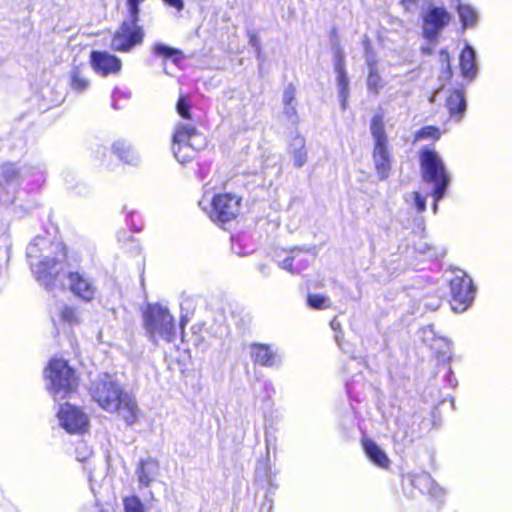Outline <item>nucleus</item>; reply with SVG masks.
I'll return each instance as SVG.
<instances>
[{
	"mask_svg": "<svg viewBox=\"0 0 512 512\" xmlns=\"http://www.w3.org/2000/svg\"><path fill=\"white\" fill-rule=\"evenodd\" d=\"M143 326L148 339L158 344L160 340L172 342L176 336V326L169 310L158 304H148L143 311Z\"/></svg>",
	"mask_w": 512,
	"mask_h": 512,
	"instance_id": "nucleus-4",
	"label": "nucleus"
},
{
	"mask_svg": "<svg viewBox=\"0 0 512 512\" xmlns=\"http://www.w3.org/2000/svg\"><path fill=\"white\" fill-rule=\"evenodd\" d=\"M95 152L97 157H99L100 155L104 157L106 155L107 149L105 147L98 146Z\"/></svg>",
	"mask_w": 512,
	"mask_h": 512,
	"instance_id": "nucleus-48",
	"label": "nucleus"
},
{
	"mask_svg": "<svg viewBox=\"0 0 512 512\" xmlns=\"http://www.w3.org/2000/svg\"><path fill=\"white\" fill-rule=\"evenodd\" d=\"M451 14L444 7L430 6L423 15V33L430 41L437 39L439 33L448 25Z\"/></svg>",
	"mask_w": 512,
	"mask_h": 512,
	"instance_id": "nucleus-13",
	"label": "nucleus"
},
{
	"mask_svg": "<svg viewBox=\"0 0 512 512\" xmlns=\"http://www.w3.org/2000/svg\"><path fill=\"white\" fill-rule=\"evenodd\" d=\"M312 283L310 281L306 284V290H307V304L310 308L319 310L320 309V295L316 293H312Z\"/></svg>",
	"mask_w": 512,
	"mask_h": 512,
	"instance_id": "nucleus-34",
	"label": "nucleus"
},
{
	"mask_svg": "<svg viewBox=\"0 0 512 512\" xmlns=\"http://www.w3.org/2000/svg\"><path fill=\"white\" fill-rule=\"evenodd\" d=\"M247 36L249 39V45L255 49L257 58L260 59L261 58V46L259 43L257 33L255 31L249 30L247 32Z\"/></svg>",
	"mask_w": 512,
	"mask_h": 512,
	"instance_id": "nucleus-38",
	"label": "nucleus"
},
{
	"mask_svg": "<svg viewBox=\"0 0 512 512\" xmlns=\"http://www.w3.org/2000/svg\"><path fill=\"white\" fill-rule=\"evenodd\" d=\"M58 419L60 425L71 434L83 433L89 424L87 415L80 408L68 403L60 407Z\"/></svg>",
	"mask_w": 512,
	"mask_h": 512,
	"instance_id": "nucleus-14",
	"label": "nucleus"
},
{
	"mask_svg": "<svg viewBox=\"0 0 512 512\" xmlns=\"http://www.w3.org/2000/svg\"><path fill=\"white\" fill-rule=\"evenodd\" d=\"M0 172L7 183H17L22 177V171L15 163H4L0 168Z\"/></svg>",
	"mask_w": 512,
	"mask_h": 512,
	"instance_id": "nucleus-28",
	"label": "nucleus"
},
{
	"mask_svg": "<svg viewBox=\"0 0 512 512\" xmlns=\"http://www.w3.org/2000/svg\"><path fill=\"white\" fill-rule=\"evenodd\" d=\"M340 322L337 320V318H334L330 322V326L334 331H337L340 328Z\"/></svg>",
	"mask_w": 512,
	"mask_h": 512,
	"instance_id": "nucleus-47",
	"label": "nucleus"
},
{
	"mask_svg": "<svg viewBox=\"0 0 512 512\" xmlns=\"http://www.w3.org/2000/svg\"><path fill=\"white\" fill-rule=\"evenodd\" d=\"M241 198L230 193L218 194L212 199L203 197L199 206L214 222L226 223L235 219L240 212Z\"/></svg>",
	"mask_w": 512,
	"mask_h": 512,
	"instance_id": "nucleus-7",
	"label": "nucleus"
},
{
	"mask_svg": "<svg viewBox=\"0 0 512 512\" xmlns=\"http://www.w3.org/2000/svg\"><path fill=\"white\" fill-rule=\"evenodd\" d=\"M446 105L450 115L459 121L466 110L464 92L461 90H454L447 98Z\"/></svg>",
	"mask_w": 512,
	"mask_h": 512,
	"instance_id": "nucleus-25",
	"label": "nucleus"
},
{
	"mask_svg": "<svg viewBox=\"0 0 512 512\" xmlns=\"http://www.w3.org/2000/svg\"><path fill=\"white\" fill-rule=\"evenodd\" d=\"M136 475L140 485L148 487L159 475V463L152 458L140 460Z\"/></svg>",
	"mask_w": 512,
	"mask_h": 512,
	"instance_id": "nucleus-19",
	"label": "nucleus"
},
{
	"mask_svg": "<svg viewBox=\"0 0 512 512\" xmlns=\"http://www.w3.org/2000/svg\"><path fill=\"white\" fill-rule=\"evenodd\" d=\"M153 53L164 59H170L176 65L183 59V54L180 50L167 46L163 43H155L153 46Z\"/></svg>",
	"mask_w": 512,
	"mask_h": 512,
	"instance_id": "nucleus-27",
	"label": "nucleus"
},
{
	"mask_svg": "<svg viewBox=\"0 0 512 512\" xmlns=\"http://www.w3.org/2000/svg\"><path fill=\"white\" fill-rule=\"evenodd\" d=\"M460 69L462 76L467 80H473L477 76L476 51L468 44L460 54Z\"/></svg>",
	"mask_w": 512,
	"mask_h": 512,
	"instance_id": "nucleus-20",
	"label": "nucleus"
},
{
	"mask_svg": "<svg viewBox=\"0 0 512 512\" xmlns=\"http://www.w3.org/2000/svg\"><path fill=\"white\" fill-rule=\"evenodd\" d=\"M282 102L283 116L286 117L287 121L291 124H296L298 122V116L295 102V87L292 84L285 87Z\"/></svg>",
	"mask_w": 512,
	"mask_h": 512,
	"instance_id": "nucleus-22",
	"label": "nucleus"
},
{
	"mask_svg": "<svg viewBox=\"0 0 512 512\" xmlns=\"http://www.w3.org/2000/svg\"><path fill=\"white\" fill-rule=\"evenodd\" d=\"M204 145V137L194 125L183 122L176 124L172 138V151L179 163L185 164L194 159L198 150Z\"/></svg>",
	"mask_w": 512,
	"mask_h": 512,
	"instance_id": "nucleus-6",
	"label": "nucleus"
},
{
	"mask_svg": "<svg viewBox=\"0 0 512 512\" xmlns=\"http://www.w3.org/2000/svg\"><path fill=\"white\" fill-rule=\"evenodd\" d=\"M416 482L419 485L423 484L427 486L429 493L432 494L433 496L439 497L443 494V490L440 487H438L437 484L434 483L433 479L428 474H423L419 476L416 479Z\"/></svg>",
	"mask_w": 512,
	"mask_h": 512,
	"instance_id": "nucleus-31",
	"label": "nucleus"
},
{
	"mask_svg": "<svg viewBox=\"0 0 512 512\" xmlns=\"http://www.w3.org/2000/svg\"><path fill=\"white\" fill-rule=\"evenodd\" d=\"M334 46V68L337 73V86L339 91V101L343 109L346 107L349 91V80L344 70V54L339 47L333 43Z\"/></svg>",
	"mask_w": 512,
	"mask_h": 512,
	"instance_id": "nucleus-17",
	"label": "nucleus"
},
{
	"mask_svg": "<svg viewBox=\"0 0 512 512\" xmlns=\"http://www.w3.org/2000/svg\"><path fill=\"white\" fill-rule=\"evenodd\" d=\"M363 447L367 457L378 467L388 468L390 460L383 449L374 441L366 439L363 441Z\"/></svg>",
	"mask_w": 512,
	"mask_h": 512,
	"instance_id": "nucleus-23",
	"label": "nucleus"
},
{
	"mask_svg": "<svg viewBox=\"0 0 512 512\" xmlns=\"http://www.w3.org/2000/svg\"><path fill=\"white\" fill-rule=\"evenodd\" d=\"M26 254L39 283L49 290L55 288L66 257L63 245L36 237L27 246Z\"/></svg>",
	"mask_w": 512,
	"mask_h": 512,
	"instance_id": "nucleus-1",
	"label": "nucleus"
},
{
	"mask_svg": "<svg viewBox=\"0 0 512 512\" xmlns=\"http://www.w3.org/2000/svg\"><path fill=\"white\" fill-rule=\"evenodd\" d=\"M178 114L184 119H190V106L184 96H180L176 105Z\"/></svg>",
	"mask_w": 512,
	"mask_h": 512,
	"instance_id": "nucleus-37",
	"label": "nucleus"
},
{
	"mask_svg": "<svg viewBox=\"0 0 512 512\" xmlns=\"http://www.w3.org/2000/svg\"><path fill=\"white\" fill-rule=\"evenodd\" d=\"M328 300H326L323 296H322V300H321V303H322V309L326 308L328 306L327 304Z\"/></svg>",
	"mask_w": 512,
	"mask_h": 512,
	"instance_id": "nucleus-49",
	"label": "nucleus"
},
{
	"mask_svg": "<svg viewBox=\"0 0 512 512\" xmlns=\"http://www.w3.org/2000/svg\"><path fill=\"white\" fill-rule=\"evenodd\" d=\"M165 5L173 8L177 13H180L184 9V0H162Z\"/></svg>",
	"mask_w": 512,
	"mask_h": 512,
	"instance_id": "nucleus-40",
	"label": "nucleus"
},
{
	"mask_svg": "<svg viewBox=\"0 0 512 512\" xmlns=\"http://www.w3.org/2000/svg\"><path fill=\"white\" fill-rule=\"evenodd\" d=\"M93 400L109 413L117 412L127 424L133 425L139 417V408L132 395L124 392L108 374L100 375L90 388Z\"/></svg>",
	"mask_w": 512,
	"mask_h": 512,
	"instance_id": "nucleus-2",
	"label": "nucleus"
},
{
	"mask_svg": "<svg viewBox=\"0 0 512 512\" xmlns=\"http://www.w3.org/2000/svg\"><path fill=\"white\" fill-rule=\"evenodd\" d=\"M439 130L435 127H432V126H427V127H424L422 129H420L416 135H415V138L416 140H419V139H426V138H439Z\"/></svg>",
	"mask_w": 512,
	"mask_h": 512,
	"instance_id": "nucleus-35",
	"label": "nucleus"
},
{
	"mask_svg": "<svg viewBox=\"0 0 512 512\" xmlns=\"http://www.w3.org/2000/svg\"><path fill=\"white\" fill-rule=\"evenodd\" d=\"M440 60L442 61V63L446 64V70H445V73L447 75V78H450L451 75H452V72H451V66H450V57H449V53L446 51V50H442L440 52Z\"/></svg>",
	"mask_w": 512,
	"mask_h": 512,
	"instance_id": "nucleus-41",
	"label": "nucleus"
},
{
	"mask_svg": "<svg viewBox=\"0 0 512 512\" xmlns=\"http://www.w3.org/2000/svg\"><path fill=\"white\" fill-rule=\"evenodd\" d=\"M367 87L369 91L376 95L383 87V81L373 65H370L369 74L367 77Z\"/></svg>",
	"mask_w": 512,
	"mask_h": 512,
	"instance_id": "nucleus-30",
	"label": "nucleus"
},
{
	"mask_svg": "<svg viewBox=\"0 0 512 512\" xmlns=\"http://www.w3.org/2000/svg\"><path fill=\"white\" fill-rule=\"evenodd\" d=\"M335 339H336L337 342L339 341L338 335H335Z\"/></svg>",
	"mask_w": 512,
	"mask_h": 512,
	"instance_id": "nucleus-51",
	"label": "nucleus"
},
{
	"mask_svg": "<svg viewBox=\"0 0 512 512\" xmlns=\"http://www.w3.org/2000/svg\"><path fill=\"white\" fill-rule=\"evenodd\" d=\"M316 249H302L295 247L289 251L276 253L278 266L291 274H299L306 270L309 265L315 262Z\"/></svg>",
	"mask_w": 512,
	"mask_h": 512,
	"instance_id": "nucleus-11",
	"label": "nucleus"
},
{
	"mask_svg": "<svg viewBox=\"0 0 512 512\" xmlns=\"http://www.w3.org/2000/svg\"><path fill=\"white\" fill-rule=\"evenodd\" d=\"M249 354L255 364L263 367H278L282 363V355L273 345L252 343L249 346Z\"/></svg>",
	"mask_w": 512,
	"mask_h": 512,
	"instance_id": "nucleus-15",
	"label": "nucleus"
},
{
	"mask_svg": "<svg viewBox=\"0 0 512 512\" xmlns=\"http://www.w3.org/2000/svg\"><path fill=\"white\" fill-rule=\"evenodd\" d=\"M91 66L102 76L118 73L121 70V60L105 51H92L90 55Z\"/></svg>",
	"mask_w": 512,
	"mask_h": 512,
	"instance_id": "nucleus-16",
	"label": "nucleus"
},
{
	"mask_svg": "<svg viewBox=\"0 0 512 512\" xmlns=\"http://www.w3.org/2000/svg\"><path fill=\"white\" fill-rule=\"evenodd\" d=\"M457 12L464 28L475 27L478 23L477 11L468 4H458Z\"/></svg>",
	"mask_w": 512,
	"mask_h": 512,
	"instance_id": "nucleus-26",
	"label": "nucleus"
},
{
	"mask_svg": "<svg viewBox=\"0 0 512 512\" xmlns=\"http://www.w3.org/2000/svg\"><path fill=\"white\" fill-rule=\"evenodd\" d=\"M415 206L419 212H423L426 209V201L418 192H414Z\"/></svg>",
	"mask_w": 512,
	"mask_h": 512,
	"instance_id": "nucleus-43",
	"label": "nucleus"
},
{
	"mask_svg": "<svg viewBox=\"0 0 512 512\" xmlns=\"http://www.w3.org/2000/svg\"><path fill=\"white\" fill-rule=\"evenodd\" d=\"M123 505L125 512H146L143 503L137 496L126 497Z\"/></svg>",
	"mask_w": 512,
	"mask_h": 512,
	"instance_id": "nucleus-32",
	"label": "nucleus"
},
{
	"mask_svg": "<svg viewBox=\"0 0 512 512\" xmlns=\"http://www.w3.org/2000/svg\"><path fill=\"white\" fill-rule=\"evenodd\" d=\"M452 296V309L457 312L467 310L475 297L476 288L470 276L461 269L453 270L449 278Z\"/></svg>",
	"mask_w": 512,
	"mask_h": 512,
	"instance_id": "nucleus-9",
	"label": "nucleus"
},
{
	"mask_svg": "<svg viewBox=\"0 0 512 512\" xmlns=\"http://www.w3.org/2000/svg\"><path fill=\"white\" fill-rule=\"evenodd\" d=\"M140 20H132L130 17L122 22L111 41V48L119 52H129L134 46L142 43L144 30L139 25Z\"/></svg>",
	"mask_w": 512,
	"mask_h": 512,
	"instance_id": "nucleus-10",
	"label": "nucleus"
},
{
	"mask_svg": "<svg viewBox=\"0 0 512 512\" xmlns=\"http://www.w3.org/2000/svg\"><path fill=\"white\" fill-rule=\"evenodd\" d=\"M44 373L47 389L55 401L65 399L78 385L74 369L62 358H52Z\"/></svg>",
	"mask_w": 512,
	"mask_h": 512,
	"instance_id": "nucleus-5",
	"label": "nucleus"
},
{
	"mask_svg": "<svg viewBox=\"0 0 512 512\" xmlns=\"http://www.w3.org/2000/svg\"><path fill=\"white\" fill-rule=\"evenodd\" d=\"M265 444L267 449V457L265 460L258 462L256 467V476L258 479H261L266 483L269 492H273L278 488V484L276 483L278 472L269 460V449L272 443L268 437L265 439Z\"/></svg>",
	"mask_w": 512,
	"mask_h": 512,
	"instance_id": "nucleus-18",
	"label": "nucleus"
},
{
	"mask_svg": "<svg viewBox=\"0 0 512 512\" xmlns=\"http://www.w3.org/2000/svg\"><path fill=\"white\" fill-rule=\"evenodd\" d=\"M292 154H293L294 164L297 167L303 166L304 163L306 162V151L302 150V151L294 152Z\"/></svg>",
	"mask_w": 512,
	"mask_h": 512,
	"instance_id": "nucleus-42",
	"label": "nucleus"
},
{
	"mask_svg": "<svg viewBox=\"0 0 512 512\" xmlns=\"http://www.w3.org/2000/svg\"><path fill=\"white\" fill-rule=\"evenodd\" d=\"M57 317L60 321L69 325H74L79 322V314L76 309L65 304L57 308Z\"/></svg>",
	"mask_w": 512,
	"mask_h": 512,
	"instance_id": "nucleus-29",
	"label": "nucleus"
},
{
	"mask_svg": "<svg viewBox=\"0 0 512 512\" xmlns=\"http://www.w3.org/2000/svg\"><path fill=\"white\" fill-rule=\"evenodd\" d=\"M65 286L77 298L90 302L95 298L97 285L94 279L84 271H69L66 276Z\"/></svg>",
	"mask_w": 512,
	"mask_h": 512,
	"instance_id": "nucleus-12",
	"label": "nucleus"
},
{
	"mask_svg": "<svg viewBox=\"0 0 512 512\" xmlns=\"http://www.w3.org/2000/svg\"><path fill=\"white\" fill-rule=\"evenodd\" d=\"M75 454L78 461L84 462L92 455V450L85 443H80L75 449Z\"/></svg>",
	"mask_w": 512,
	"mask_h": 512,
	"instance_id": "nucleus-36",
	"label": "nucleus"
},
{
	"mask_svg": "<svg viewBox=\"0 0 512 512\" xmlns=\"http://www.w3.org/2000/svg\"><path fill=\"white\" fill-rule=\"evenodd\" d=\"M418 0H401L402 5L406 10H413L417 5Z\"/></svg>",
	"mask_w": 512,
	"mask_h": 512,
	"instance_id": "nucleus-45",
	"label": "nucleus"
},
{
	"mask_svg": "<svg viewBox=\"0 0 512 512\" xmlns=\"http://www.w3.org/2000/svg\"><path fill=\"white\" fill-rule=\"evenodd\" d=\"M69 87L75 93H83L90 87L87 69L84 66H73L68 73Z\"/></svg>",
	"mask_w": 512,
	"mask_h": 512,
	"instance_id": "nucleus-21",
	"label": "nucleus"
},
{
	"mask_svg": "<svg viewBox=\"0 0 512 512\" xmlns=\"http://www.w3.org/2000/svg\"><path fill=\"white\" fill-rule=\"evenodd\" d=\"M118 93H119V91H118V90H114V92H113V97H115Z\"/></svg>",
	"mask_w": 512,
	"mask_h": 512,
	"instance_id": "nucleus-50",
	"label": "nucleus"
},
{
	"mask_svg": "<svg viewBox=\"0 0 512 512\" xmlns=\"http://www.w3.org/2000/svg\"><path fill=\"white\" fill-rule=\"evenodd\" d=\"M112 151L121 161L130 165H136L140 160L137 151L125 141L118 140L114 142Z\"/></svg>",
	"mask_w": 512,
	"mask_h": 512,
	"instance_id": "nucleus-24",
	"label": "nucleus"
},
{
	"mask_svg": "<svg viewBox=\"0 0 512 512\" xmlns=\"http://www.w3.org/2000/svg\"><path fill=\"white\" fill-rule=\"evenodd\" d=\"M371 135L374 139L373 161L377 174L381 180L388 177L390 171V154L388 151V138L385 132L383 116H373L370 125Z\"/></svg>",
	"mask_w": 512,
	"mask_h": 512,
	"instance_id": "nucleus-8",
	"label": "nucleus"
},
{
	"mask_svg": "<svg viewBox=\"0 0 512 512\" xmlns=\"http://www.w3.org/2000/svg\"><path fill=\"white\" fill-rule=\"evenodd\" d=\"M257 270L263 275V276H269L271 273V268L264 263H260L257 266Z\"/></svg>",
	"mask_w": 512,
	"mask_h": 512,
	"instance_id": "nucleus-44",
	"label": "nucleus"
},
{
	"mask_svg": "<svg viewBox=\"0 0 512 512\" xmlns=\"http://www.w3.org/2000/svg\"><path fill=\"white\" fill-rule=\"evenodd\" d=\"M305 141L304 138L297 136L293 139L290 144L291 153L304 150Z\"/></svg>",
	"mask_w": 512,
	"mask_h": 512,
	"instance_id": "nucleus-39",
	"label": "nucleus"
},
{
	"mask_svg": "<svg viewBox=\"0 0 512 512\" xmlns=\"http://www.w3.org/2000/svg\"><path fill=\"white\" fill-rule=\"evenodd\" d=\"M422 180L432 186L434 198L433 211L436 213L438 202L445 196L451 182V175L441 156L432 149L423 148L419 155Z\"/></svg>",
	"mask_w": 512,
	"mask_h": 512,
	"instance_id": "nucleus-3",
	"label": "nucleus"
},
{
	"mask_svg": "<svg viewBox=\"0 0 512 512\" xmlns=\"http://www.w3.org/2000/svg\"><path fill=\"white\" fill-rule=\"evenodd\" d=\"M446 378H447V381L449 382V384H450L452 387L456 386L457 382H456V380H455V378H454V376H453V372H452V370H451V369H449V371H448V373H447V375H446Z\"/></svg>",
	"mask_w": 512,
	"mask_h": 512,
	"instance_id": "nucleus-46",
	"label": "nucleus"
},
{
	"mask_svg": "<svg viewBox=\"0 0 512 512\" xmlns=\"http://www.w3.org/2000/svg\"><path fill=\"white\" fill-rule=\"evenodd\" d=\"M146 0H126L127 16L132 20H140V5Z\"/></svg>",
	"mask_w": 512,
	"mask_h": 512,
	"instance_id": "nucleus-33",
	"label": "nucleus"
}]
</instances>
